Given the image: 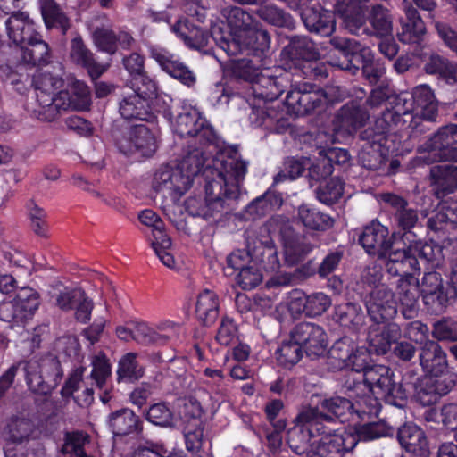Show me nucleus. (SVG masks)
Segmentation results:
<instances>
[{"mask_svg":"<svg viewBox=\"0 0 457 457\" xmlns=\"http://www.w3.org/2000/svg\"><path fill=\"white\" fill-rule=\"evenodd\" d=\"M247 167L248 162L241 158L237 146L226 149L214 160L213 167L205 170V199L188 198L186 201L187 212L205 220L215 212H220L227 201L237 198Z\"/></svg>","mask_w":457,"mask_h":457,"instance_id":"f257e3e1","label":"nucleus"},{"mask_svg":"<svg viewBox=\"0 0 457 457\" xmlns=\"http://www.w3.org/2000/svg\"><path fill=\"white\" fill-rule=\"evenodd\" d=\"M331 415L322 413L319 407L303 405L294 419V426L287 431V444L290 449L298 455L313 457L314 437L328 433L325 423H332Z\"/></svg>","mask_w":457,"mask_h":457,"instance_id":"f03ea898","label":"nucleus"},{"mask_svg":"<svg viewBox=\"0 0 457 457\" xmlns=\"http://www.w3.org/2000/svg\"><path fill=\"white\" fill-rule=\"evenodd\" d=\"M345 368L362 371L363 386H376L386 403L400 408L404 406L407 392L402 383L396 381L395 374L389 367L379 364L369 366L364 353H354Z\"/></svg>","mask_w":457,"mask_h":457,"instance_id":"7ed1b4c3","label":"nucleus"},{"mask_svg":"<svg viewBox=\"0 0 457 457\" xmlns=\"http://www.w3.org/2000/svg\"><path fill=\"white\" fill-rule=\"evenodd\" d=\"M345 96V91L338 86L321 89L304 83L287 92L285 105L289 113L303 116L321 109L327 103L342 101Z\"/></svg>","mask_w":457,"mask_h":457,"instance_id":"20e7f679","label":"nucleus"},{"mask_svg":"<svg viewBox=\"0 0 457 457\" xmlns=\"http://www.w3.org/2000/svg\"><path fill=\"white\" fill-rule=\"evenodd\" d=\"M212 37L228 55L245 54L248 57L261 60H266L265 53L270 49V44L269 33L266 30L256 29L255 27L228 39L221 35V28L214 26L212 29Z\"/></svg>","mask_w":457,"mask_h":457,"instance_id":"39448f33","label":"nucleus"},{"mask_svg":"<svg viewBox=\"0 0 457 457\" xmlns=\"http://www.w3.org/2000/svg\"><path fill=\"white\" fill-rule=\"evenodd\" d=\"M34 87L38 106L33 111L40 120L53 121L63 111V100L67 99L65 92L59 91L62 79L47 72H38L33 76Z\"/></svg>","mask_w":457,"mask_h":457,"instance_id":"423d86ee","label":"nucleus"},{"mask_svg":"<svg viewBox=\"0 0 457 457\" xmlns=\"http://www.w3.org/2000/svg\"><path fill=\"white\" fill-rule=\"evenodd\" d=\"M22 370L29 388L42 395L51 394L63 377L61 362L54 355L46 356L39 361L22 362Z\"/></svg>","mask_w":457,"mask_h":457,"instance_id":"0eeeda50","label":"nucleus"},{"mask_svg":"<svg viewBox=\"0 0 457 457\" xmlns=\"http://www.w3.org/2000/svg\"><path fill=\"white\" fill-rule=\"evenodd\" d=\"M128 325L134 328V341L145 345H166L179 337L181 327L173 321H160L152 328L143 320H129Z\"/></svg>","mask_w":457,"mask_h":457,"instance_id":"6e6552de","label":"nucleus"},{"mask_svg":"<svg viewBox=\"0 0 457 457\" xmlns=\"http://www.w3.org/2000/svg\"><path fill=\"white\" fill-rule=\"evenodd\" d=\"M327 425L328 433H322L319 440L314 441L313 457H343L345 453L351 452L358 444L353 432L345 428L335 429L330 424Z\"/></svg>","mask_w":457,"mask_h":457,"instance_id":"1a4fd4ad","label":"nucleus"},{"mask_svg":"<svg viewBox=\"0 0 457 457\" xmlns=\"http://www.w3.org/2000/svg\"><path fill=\"white\" fill-rule=\"evenodd\" d=\"M174 131L180 137H196L202 145L215 144L217 141L213 128L193 108L185 110L177 116Z\"/></svg>","mask_w":457,"mask_h":457,"instance_id":"9d476101","label":"nucleus"},{"mask_svg":"<svg viewBox=\"0 0 457 457\" xmlns=\"http://www.w3.org/2000/svg\"><path fill=\"white\" fill-rule=\"evenodd\" d=\"M457 144V124L449 123L440 127L418 148L426 155L420 157L423 162L431 164L441 162L442 159L450 153V149Z\"/></svg>","mask_w":457,"mask_h":457,"instance_id":"9b49d317","label":"nucleus"},{"mask_svg":"<svg viewBox=\"0 0 457 457\" xmlns=\"http://www.w3.org/2000/svg\"><path fill=\"white\" fill-rule=\"evenodd\" d=\"M289 337L303 346V350L311 358L322 356L327 352V334L324 328L316 323L299 322L292 328Z\"/></svg>","mask_w":457,"mask_h":457,"instance_id":"f8f14e48","label":"nucleus"},{"mask_svg":"<svg viewBox=\"0 0 457 457\" xmlns=\"http://www.w3.org/2000/svg\"><path fill=\"white\" fill-rule=\"evenodd\" d=\"M39 303L37 292L29 287L22 288L13 300L1 305V319L7 322L23 324L33 317Z\"/></svg>","mask_w":457,"mask_h":457,"instance_id":"ddd939ff","label":"nucleus"},{"mask_svg":"<svg viewBox=\"0 0 457 457\" xmlns=\"http://www.w3.org/2000/svg\"><path fill=\"white\" fill-rule=\"evenodd\" d=\"M148 51L164 72L188 87L195 86V74L176 54L160 46H149Z\"/></svg>","mask_w":457,"mask_h":457,"instance_id":"4468645a","label":"nucleus"},{"mask_svg":"<svg viewBox=\"0 0 457 457\" xmlns=\"http://www.w3.org/2000/svg\"><path fill=\"white\" fill-rule=\"evenodd\" d=\"M366 308L369 316L376 323L392 320L397 313L395 295L385 285L370 291L366 300Z\"/></svg>","mask_w":457,"mask_h":457,"instance_id":"2eb2a0df","label":"nucleus"},{"mask_svg":"<svg viewBox=\"0 0 457 457\" xmlns=\"http://www.w3.org/2000/svg\"><path fill=\"white\" fill-rule=\"evenodd\" d=\"M116 145L127 155L137 153L141 156H151L156 150L155 138L145 125L132 128L127 136L116 140Z\"/></svg>","mask_w":457,"mask_h":457,"instance_id":"dca6fc26","label":"nucleus"},{"mask_svg":"<svg viewBox=\"0 0 457 457\" xmlns=\"http://www.w3.org/2000/svg\"><path fill=\"white\" fill-rule=\"evenodd\" d=\"M359 242L369 254L385 258L391 250L394 240L386 227L377 220H372L363 228L359 236Z\"/></svg>","mask_w":457,"mask_h":457,"instance_id":"f3484780","label":"nucleus"},{"mask_svg":"<svg viewBox=\"0 0 457 457\" xmlns=\"http://www.w3.org/2000/svg\"><path fill=\"white\" fill-rule=\"evenodd\" d=\"M420 291L425 305L432 312L440 313L445 311L448 295L439 272H426L420 283Z\"/></svg>","mask_w":457,"mask_h":457,"instance_id":"a211bd4d","label":"nucleus"},{"mask_svg":"<svg viewBox=\"0 0 457 457\" xmlns=\"http://www.w3.org/2000/svg\"><path fill=\"white\" fill-rule=\"evenodd\" d=\"M92 40L95 46L101 52L114 54L118 47L128 50L135 43L129 32L122 29L115 31L109 24L96 26L92 31Z\"/></svg>","mask_w":457,"mask_h":457,"instance_id":"6ab92c4d","label":"nucleus"},{"mask_svg":"<svg viewBox=\"0 0 457 457\" xmlns=\"http://www.w3.org/2000/svg\"><path fill=\"white\" fill-rule=\"evenodd\" d=\"M153 188L162 192L172 199H179L188 189L187 177H183L181 170L169 166L161 167L154 175Z\"/></svg>","mask_w":457,"mask_h":457,"instance_id":"aec40b11","label":"nucleus"},{"mask_svg":"<svg viewBox=\"0 0 457 457\" xmlns=\"http://www.w3.org/2000/svg\"><path fill=\"white\" fill-rule=\"evenodd\" d=\"M404 16L400 18L398 39L404 44L420 43L426 33V26L419 12L408 0L402 2Z\"/></svg>","mask_w":457,"mask_h":457,"instance_id":"412c9836","label":"nucleus"},{"mask_svg":"<svg viewBox=\"0 0 457 457\" xmlns=\"http://www.w3.org/2000/svg\"><path fill=\"white\" fill-rule=\"evenodd\" d=\"M18 62L17 58L12 56V47L11 46H3L0 47V76L9 80L10 84L19 94H25L30 86H34L33 78L29 74L21 72L23 67L19 66L18 70L13 69V65Z\"/></svg>","mask_w":457,"mask_h":457,"instance_id":"4be33fe9","label":"nucleus"},{"mask_svg":"<svg viewBox=\"0 0 457 457\" xmlns=\"http://www.w3.org/2000/svg\"><path fill=\"white\" fill-rule=\"evenodd\" d=\"M379 323L369 328L367 342L369 351L378 355L386 354L392 344L396 343L402 337V330L398 324L389 322L379 326Z\"/></svg>","mask_w":457,"mask_h":457,"instance_id":"5701e85b","label":"nucleus"},{"mask_svg":"<svg viewBox=\"0 0 457 457\" xmlns=\"http://www.w3.org/2000/svg\"><path fill=\"white\" fill-rule=\"evenodd\" d=\"M401 312L405 319H414L419 312L420 282L414 276L402 277L396 284Z\"/></svg>","mask_w":457,"mask_h":457,"instance_id":"b1692460","label":"nucleus"},{"mask_svg":"<svg viewBox=\"0 0 457 457\" xmlns=\"http://www.w3.org/2000/svg\"><path fill=\"white\" fill-rule=\"evenodd\" d=\"M329 44L338 50L344 56L343 61H333L331 64L341 70L354 72L358 67L353 64V58L361 55L364 58H370V49L362 46L359 41L347 37L335 36L329 39Z\"/></svg>","mask_w":457,"mask_h":457,"instance_id":"393cba45","label":"nucleus"},{"mask_svg":"<svg viewBox=\"0 0 457 457\" xmlns=\"http://www.w3.org/2000/svg\"><path fill=\"white\" fill-rule=\"evenodd\" d=\"M369 0H337L335 5L337 12L343 19L345 28L352 34L359 36L367 22L366 3Z\"/></svg>","mask_w":457,"mask_h":457,"instance_id":"a878e982","label":"nucleus"},{"mask_svg":"<svg viewBox=\"0 0 457 457\" xmlns=\"http://www.w3.org/2000/svg\"><path fill=\"white\" fill-rule=\"evenodd\" d=\"M390 107L386 109L389 111L403 128H411V135L424 133V128L421 117L415 116L412 112L413 103L403 95H394L389 102Z\"/></svg>","mask_w":457,"mask_h":457,"instance_id":"bb28decb","label":"nucleus"},{"mask_svg":"<svg viewBox=\"0 0 457 457\" xmlns=\"http://www.w3.org/2000/svg\"><path fill=\"white\" fill-rule=\"evenodd\" d=\"M70 58L72 62L86 69L92 79L99 78L108 68L96 60L95 54L80 36L75 37L71 42Z\"/></svg>","mask_w":457,"mask_h":457,"instance_id":"cd10ccee","label":"nucleus"},{"mask_svg":"<svg viewBox=\"0 0 457 457\" xmlns=\"http://www.w3.org/2000/svg\"><path fill=\"white\" fill-rule=\"evenodd\" d=\"M430 185L436 199L453 193L457 189V165H436L430 169Z\"/></svg>","mask_w":457,"mask_h":457,"instance_id":"c85d7f7f","label":"nucleus"},{"mask_svg":"<svg viewBox=\"0 0 457 457\" xmlns=\"http://www.w3.org/2000/svg\"><path fill=\"white\" fill-rule=\"evenodd\" d=\"M288 86L287 74L274 76L269 70L264 69L253 86V90L256 97L270 102L278 98Z\"/></svg>","mask_w":457,"mask_h":457,"instance_id":"c756f323","label":"nucleus"},{"mask_svg":"<svg viewBox=\"0 0 457 457\" xmlns=\"http://www.w3.org/2000/svg\"><path fill=\"white\" fill-rule=\"evenodd\" d=\"M371 29L367 26V22L361 29H359V35L374 36L377 37H386L392 36L393 33V15L391 12L381 4H374L366 16Z\"/></svg>","mask_w":457,"mask_h":457,"instance_id":"7c9ffc66","label":"nucleus"},{"mask_svg":"<svg viewBox=\"0 0 457 457\" xmlns=\"http://www.w3.org/2000/svg\"><path fill=\"white\" fill-rule=\"evenodd\" d=\"M120 115L128 120L153 121L155 118L150 100L137 94H129L119 104Z\"/></svg>","mask_w":457,"mask_h":457,"instance_id":"2f4dec72","label":"nucleus"},{"mask_svg":"<svg viewBox=\"0 0 457 457\" xmlns=\"http://www.w3.org/2000/svg\"><path fill=\"white\" fill-rule=\"evenodd\" d=\"M386 271L392 276H413V271H419L420 267L418 259L407 249L388 251L386 256L382 258Z\"/></svg>","mask_w":457,"mask_h":457,"instance_id":"473e14b6","label":"nucleus"},{"mask_svg":"<svg viewBox=\"0 0 457 457\" xmlns=\"http://www.w3.org/2000/svg\"><path fill=\"white\" fill-rule=\"evenodd\" d=\"M366 392L361 393V389L356 386V396L353 403L352 415H356L361 420L365 421L378 417L381 410V403L374 394H378L376 386H363Z\"/></svg>","mask_w":457,"mask_h":457,"instance_id":"72a5a7b5","label":"nucleus"},{"mask_svg":"<svg viewBox=\"0 0 457 457\" xmlns=\"http://www.w3.org/2000/svg\"><path fill=\"white\" fill-rule=\"evenodd\" d=\"M397 439L407 452L417 456L427 457L429 453V447L424 431L414 424L408 423L399 428Z\"/></svg>","mask_w":457,"mask_h":457,"instance_id":"f704fd0d","label":"nucleus"},{"mask_svg":"<svg viewBox=\"0 0 457 457\" xmlns=\"http://www.w3.org/2000/svg\"><path fill=\"white\" fill-rule=\"evenodd\" d=\"M108 426L115 436H124L143 431V421L132 410L123 408L112 412Z\"/></svg>","mask_w":457,"mask_h":457,"instance_id":"c9c22d12","label":"nucleus"},{"mask_svg":"<svg viewBox=\"0 0 457 457\" xmlns=\"http://www.w3.org/2000/svg\"><path fill=\"white\" fill-rule=\"evenodd\" d=\"M302 20L310 32L328 37L335 30L334 15L320 5L306 8L302 12Z\"/></svg>","mask_w":457,"mask_h":457,"instance_id":"e433bc0d","label":"nucleus"},{"mask_svg":"<svg viewBox=\"0 0 457 457\" xmlns=\"http://www.w3.org/2000/svg\"><path fill=\"white\" fill-rule=\"evenodd\" d=\"M281 55L291 61H317L320 53L312 40L305 36H293L289 43L282 49Z\"/></svg>","mask_w":457,"mask_h":457,"instance_id":"4c0bfd02","label":"nucleus"},{"mask_svg":"<svg viewBox=\"0 0 457 457\" xmlns=\"http://www.w3.org/2000/svg\"><path fill=\"white\" fill-rule=\"evenodd\" d=\"M386 109L378 116L373 126L367 128L360 134L361 141L386 144L389 133L396 128L403 129Z\"/></svg>","mask_w":457,"mask_h":457,"instance_id":"58836bf2","label":"nucleus"},{"mask_svg":"<svg viewBox=\"0 0 457 457\" xmlns=\"http://www.w3.org/2000/svg\"><path fill=\"white\" fill-rule=\"evenodd\" d=\"M296 218L306 229L317 232H325L335 224V220L330 215L307 204L298 207Z\"/></svg>","mask_w":457,"mask_h":457,"instance_id":"ea45409f","label":"nucleus"},{"mask_svg":"<svg viewBox=\"0 0 457 457\" xmlns=\"http://www.w3.org/2000/svg\"><path fill=\"white\" fill-rule=\"evenodd\" d=\"M333 320L349 331L358 332L364 327L366 316L360 304L345 303L335 307Z\"/></svg>","mask_w":457,"mask_h":457,"instance_id":"a19ab883","label":"nucleus"},{"mask_svg":"<svg viewBox=\"0 0 457 457\" xmlns=\"http://www.w3.org/2000/svg\"><path fill=\"white\" fill-rule=\"evenodd\" d=\"M250 258L255 259L256 261H260L262 262H265L266 259H276L277 253L273 247L263 246L262 243H260L259 246H255L253 249L248 245L247 252L243 250H237L228 256V269L241 271L242 269L248 267L247 264L250 261Z\"/></svg>","mask_w":457,"mask_h":457,"instance_id":"79ce46f5","label":"nucleus"},{"mask_svg":"<svg viewBox=\"0 0 457 457\" xmlns=\"http://www.w3.org/2000/svg\"><path fill=\"white\" fill-rule=\"evenodd\" d=\"M420 362L428 374L447 370L446 354L436 341L428 340L424 343L420 353Z\"/></svg>","mask_w":457,"mask_h":457,"instance_id":"37998d69","label":"nucleus"},{"mask_svg":"<svg viewBox=\"0 0 457 457\" xmlns=\"http://www.w3.org/2000/svg\"><path fill=\"white\" fill-rule=\"evenodd\" d=\"M427 226L435 232L443 231L448 227L457 228V200L448 198L442 201L436 212L428 218Z\"/></svg>","mask_w":457,"mask_h":457,"instance_id":"c03bdc74","label":"nucleus"},{"mask_svg":"<svg viewBox=\"0 0 457 457\" xmlns=\"http://www.w3.org/2000/svg\"><path fill=\"white\" fill-rule=\"evenodd\" d=\"M424 71L427 74L437 76L448 85H457V62L437 53L428 56Z\"/></svg>","mask_w":457,"mask_h":457,"instance_id":"a18cd8bd","label":"nucleus"},{"mask_svg":"<svg viewBox=\"0 0 457 457\" xmlns=\"http://www.w3.org/2000/svg\"><path fill=\"white\" fill-rule=\"evenodd\" d=\"M412 103L421 109V120L435 121L438 114V101L434 90L427 84L416 86L411 91Z\"/></svg>","mask_w":457,"mask_h":457,"instance_id":"49530a36","label":"nucleus"},{"mask_svg":"<svg viewBox=\"0 0 457 457\" xmlns=\"http://www.w3.org/2000/svg\"><path fill=\"white\" fill-rule=\"evenodd\" d=\"M195 314L205 326H209L216 320L219 315V301L214 292L204 289L198 295Z\"/></svg>","mask_w":457,"mask_h":457,"instance_id":"de8ad7c7","label":"nucleus"},{"mask_svg":"<svg viewBox=\"0 0 457 457\" xmlns=\"http://www.w3.org/2000/svg\"><path fill=\"white\" fill-rule=\"evenodd\" d=\"M21 54L25 62L36 65H46L50 60V51L48 45L42 40L39 36L37 40H33L21 48L12 47V54Z\"/></svg>","mask_w":457,"mask_h":457,"instance_id":"09e8293b","label":"nucleus"},{"mask_svg":"<svg viewBox=\"0 0 457 457\" xmlns=\"http://www.w3.org/2000/svg\"><path fill=\"white\" fill-rule=\"evenodd\" d=\"M341 126L351 132L365 125L370 119L369 112L355 102H350L341 107L338 112Z\"/></svg>","mask_w":457,"mask_h":457,"instance_id":"8fccbe9b","label":"nucleus"},{"mask_svg":"<svg viewBox=\"0 0 457 457\" xmlns=\"http://www.w3.org/2000/svg\"><path fill=\"white\" fill-rule=\"evenodd\" d=\"M172 30L191 48L202 49L208 45L209 35L187 21H179Z\"/></svg>","mask_w":457,"mask_h":457,"instance_id":"3c124183","label":"nucleus"},{"mask_svg":"<svg viewBox=\"0 0 457 457\" xmlns=\"http://www.w3.org/2000/svg\"><path fill=\"white\" fill-rule=\"evenodd\" d=\"M67 94V99L63 100V111L68 109L83 111L87 110L91 104V95L89 87L86 83L76 80L68 90H61Z\"/></svg>","mask_w":457,"mask_h":457,"instance_id":"603ef678","label":"nucleus"},{"mask_svg":"<svg viewBox=\"0 0 457 457\" xmlns=\"http://www.w3.org/2000/svg\"><path fill=\"white\" fill-rule=\"evenodd\" d=\"M358 159L362 167L370 170H379L386 163L385 144L362 141Z\"/></svg>","mask_w":457,"mask_h":457,"instance_id":"864d4df0","label":"nucleus"},{"mask_svg":"<svg viewBox=\"0 0 457 457\" xmlns=\"http://www.w3.org/2000/svg\"><path fill=\"white\" fill-rule=\"evenodd\" d=\"M265 65L266 60L247 56L235 61L232 71L235 77L254 84Z\"/></svg>","mask_w":457,"mask_h":457,"instance_id":"5fc2aeb1","label":"nucleus"},{"mask_svg":"<svg viewBox=\"0 0 457 457\" xmlns=\"http://www.w3.org/2000/svg\"><path fill=\"white\" fill-rule=\"evenodd\" d=\"M40 9L46 27H58L62 34L70 29V20L54 0H39Z\"/></svg>","mask_w":457,"mask_h":457,"instance_id":"6e6d98bb","label":"nucleus"},{"mask_svg":"<svg viewBox=\"0 0 457 457\" xmlns=\"http://www.w3.org/2000/svg\"><path fill=\"white\" fill-rule=\"evenodd\" d=\"M320 407L324 411H321L322 413L334 418V421L330 423L331 426L336 423L337 419L343 422L348 419L349 415H352L353 403L345 397L334 395L321 399Z\"/></svg>","mask_w":457,"mask_h":457,"instance_id":"4d7b16f0","label":"nucleus"},{"mask_svg":"<svg viewBox=\"0 0 457 457\" xmlns=\"http://www.w3.org/2000/svg\"><path fill=\"white\" fill-rule=\"evenodd\" d=\"M392 434L393 428L383 420L377 421L365 420L362 424L354 427L353 433L358 441H371Z\"/></svg>","mask_w":457,"mask_h":457,"instance_id":"13d9d810","label":"nucleus"},{"mask_svg":"<svg viewBox=\"0 0 457 457\" xmlns=\"http://www.w3.org/2000/svg\"><path fill=\"white\" fill-rule=\"evenodd\" d=\"M137 359L136 353H128L120 359L117 370L119 381L134 382L144 376L145 369Z\"/></svg>","mask_w":457,"mask_h":457,"instance_id":"bf43d9fd","label":"nucleus"},{"mask_svg":"<svg viewBox=\"0 0 457 457\" xmlns=\"http://www.w3.org/2000/svg\"><path fill=\"white\" fill-rule=\"evenodd\" d=\"M206 161L202 149L195 148L190 151L180 162L177 170H181L183 177H187L188 187H190L193 177L198 175Z\"/></svg>","mask_w":457,"mask_h":457,"instance_id":"052dcab7","label":"nucleus"},{"mask_svg":"<svg viewBox=\"0 0 457 457\" xmlns=\"http://www.w3.org/2000/svg\"><path fill=\"white\" fill-rule=\"evenodd\" d=\"M89 444V436L83 431L67 433L62 448L63 457H89L85 446Z\"/></svg>","mask_w":457,"mask_h":457,"instance_id":"680f3d73","label":"nucleus"},{"mask_svg":"<svg viewBox=\"0 0 457 457\" xmlns=\"http://www.w3.org/2000/svg\"><path fill=\"white\" fill-rule=\"evenodd\" d=\"M145 417L147 421L161 428H173L175 415L170 405L166 403L152 404L146 411Z\"/></svg>","mask_w":457,"mask_h":457,"instance_id":"e2e57ef3","label":"nucleus"},{"mask_svg":"<svg viewBox=\"0 0 457 457\" xmlns=\"http://www.w3.org/2000/svg\"><path fill=\"white\" fill-rule=\"evenodd\" d=\"M257 15L273 26L295 29V21L292 16L274 4L260 7L257 10Z\"/></svg>","mask_w":457,"mask_h":457,"instance_id":"0e129e2a","label":"nucleus"},{"mask_svg":"<svg viewBox=\"0 0 457 457\" xmlns=\"http://www.w3.org/2000/svg\"><path fill=\"white\" fill-rule=\"evenodd\" d=\"M227 19L228 26L238 33H243L253 29L254 20L253 16L240 7L232 6L225 8L222 12Z\"/></svg>","mask_w":457,"mask_h":457,"instance_id":"69168bd1","label":"nucleus"},{"mask_svg":"<svg viewBox=\"0 0 457 457\" xmlns=\"http://www.w3.org/2000/svg\"><path fill=\"white\" fill-rule=\"evenodd\" d=\"M84 290L77 287L56 288L51 295V300L54 305L63 312H69L75 308L78 301L82 297Z\"/></svg>","mask_w":457,"mask_h":457,"instance_id":"338daca9","label":"nucleus"},{"mask_svg":"<svg viewBox=\"0 0 457 457\" xmlns=\"http://www.w3.org/2000/svg\"><path fill=\"white\" fill-rule=\"evenodd\" d=\"M344 184L339 178H331L328 181L321 182L316 188L317 199L325 204L330 205L336 203L343 195Z\"/></svg>","mask_w":457,"mask_h":457,"instance_id":"774afa93","label":"nucleus"}]
</instances>
